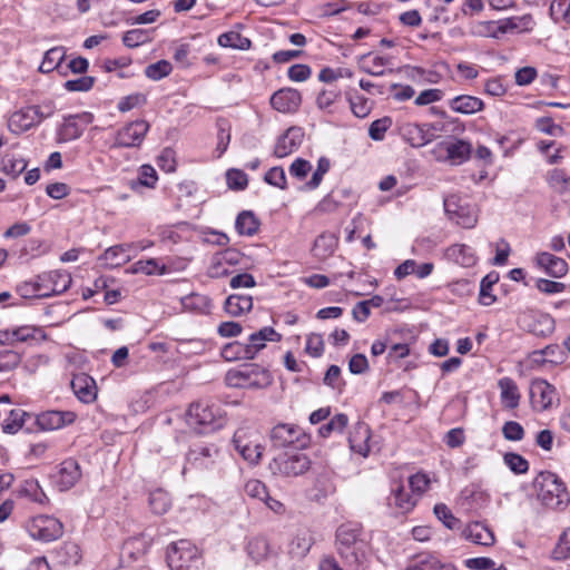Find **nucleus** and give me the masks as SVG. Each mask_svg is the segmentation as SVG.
<instances>
[{
	"instance_id": "11",
	"label": "nucleus",
	"mask_w": 570,
	"mask_h": 570,
	"mask_svg": "<svg viewBox=\"0 0 570 570\" xmlns=\"http://www.w3.org/2000/svg\"><path fill=\"white\" fill-rule=\"evenodd\" d=\"M243 255L233 248L216 253L207 268V275L212 278H223L230 274V267L240 264Z\"/></svg>"
},
{
	"instance_id": "14",
	"label": "nucleus",
	"mask_w": 570,
	"mask_h": 570,
	"mask_svg": "<svg viewBox=\"0 0 570 570\" xmlns=\"http://www.w3.org/2000/svg\"><path fill=\"white\" fill-rule=\"evenodd\" d=\"M269 102L278 112L294 114L302 104V95L297 89L282 88L272 95Z\"/></svg>"
},
{
	"instance_id": "8",
	"label": "nucleus",
	"mask_w": 570,
	"mask_h": 570,
	"mask_svg": "<svg viewBox=\"0 0 570 570\" xmlns=\"http://www.w3.org/2000/svg\"><path fill=\"white\" fill-rule=\"evenodd\" d=\"M269 468L274 474L297 476L309 469V460L304 453H281L274 458Z\"/></svg>"
},
{
	"instance_id": "32",
	"label": "nucleus",
	"mask_w": 570,
	"mask_h": 570,
	"mask_svg": "<svg viewBox=\"0 0 570 570\" xmlns=\"http://www.w3.org/2000/svg\"><path fill=\"white\" fill-rule=\"evenodd\" d=\"M500 397L504 407L515 409L520 403V393L517 383L510 377H502L498 382Z\"/></svg>"
},
{
	"instance_id": "46",
	"label": "nucleus",
	"mask_w": 570,
	"mask_h": 570,
	"mask_svg": "<svg viewBox=\"0 0 570 570\" xmlns=\"http://www.w3.org/2000/svg\"><path fill=\"white\" fill-rule=\"evenodd\" d=\"M347 423H348L347 415H345L343 413L336 414L331 419L330 422H327L326 424L322 425L318 429V434L322 438H328L333 432L341 433L346 428Z\"/></svg>"
},
{
	"instance_id": "44",
	"label": "nucleus",
	"mask_w": 570,
	"mask_h": 570,
	"mask_svg": "<svg viewBox=\"0 0 570 570\" xmlns=\"http://www.w3.org/2000/svg\"><path fill=\"white\" fill-rule=\"evenodd\" d=\"M247 344H243L240 342H232L226 344L222 350V356L226 361H236V360H253L252 355L248 353L249 351Z\"/></svg>"
},
{
	"instance_id": "54",
	"label": "nucleus",
	"mask_w": 570,
	"mask_h": 570,
	"mask_svg": "<svg viewBox=\"0 0 570 570\" xmlns=\"http://www.w3.org/2000/svg\"><path fill=\"white\" fill-rule=\"evenodd\" d=\"M434 514L451 530L455 529L460 523V520L455 518L451 510L443 503H439L434 507Z\"/></svg>"
},
{
	"instance_id": "12",
	"label": "nucleus",
	"mask_w": 570,
	"mask_h": 570,
	"mask_svg": "<svg viewBox=\"0 0 570 570\" xmlns=\"http://www.w3.org/2000/svg\"><path fill=\"white\" fill-rule=\"evenodd\" d=\"M148 130L149 124L146 120L131 121L118 130L115 146L125 148L138 147L144 141Z\"/></svg>"
},
{
	"instance_id": "1",
	"label": "nucleus",
	"mask_w": 570,
	"mask_h": 570,
	"mask_svg": "<svg viewBox=\"0 0 570 570\" xmlns=\"http://www.w3.org/2000/svg\"><path fill=\"white\" fill-rule=\"evenodd\" d=\"M336 549L352 570H364L371 554L367 533L362 525L344 523L336 530Z\"/></svg>"
},
{
	"instance_id": "45",
	"label": "nucleus",
	"mask_w": 570,
	"mask_h": 570,
	"mask_svg": "<svg viewBox=\"0 0 570 570\" xmlns=\"http://www.w3.org/2000/svg\"><path fill=\"white\" fill-rule=\"evenodd\" d=\"M258 220L250 212L240 213L235 223V227L240 235L252 236L258 230Z\"/></svg>"
},
{
	"instance_id": "29",
	"label": "nucleus",
	"mask_w": 570,
	"mask_h": 570,
	"mask_svg": "<svg viewBox=\"0 0 570 570\" xmlns=\"http://www.w3.org/2000/svg\"><path fill=\"white\" fill-rule=\"evenodd\" d=\"M131 274L165 275L170 268L157 258L140 259L134 263L127 271Z\"/></svg>"
},
{
	"instance_id": "27",
	"label": "nucleus",
	"mask_w": 570,
	"mask_h": 570,
	"mask_svg": "<svg viewBox=\"0 0 570 570\" xmlns=\"http://www.w3.org/2000/svg\"><path fill=\"white\" fill-rule=\"evenodd\" d=\"M449 107L455 112L472 115L483 110L484 102L474 96L460 95L449 101Z\"/></svg>"
},
{
	"instance_id": "38",
	"label": "nucleus",
	"mask_w": 570,
	"mask_h": 570,
	"mask_svg": "<svg viewBox=\"0 0 570 570\" xmlns=\"http://www.w3.org/2000/svg\"><path fill=\"white\" fill-rule=\"evenodd\" d=\"M314 543V537L308 529H299L289 543V551L296 557L307 554Z\"/></svg>"
},
{
	"instance_id": "9",
	"label": "nucleus",
	"mask_w": 570,
	"mask_h": 570,
	"mask_svg": "<svg viewBox=\"0 0 570 570\" xmlns=\"http://www.w3.org/2000/svg\"><path fill=\"white\" fill-rule=\"evenodd\" d=\"M29 534L37 540L50 542L59 539L63 533L62 523L49 515H38L27 523Z\"/></svg>"
},
{
	"instance_id": "30",
	"label": "nucleus",
	"mask_w": 570,
	"mask_h": 570,
	"mask_svg": "<svg viewBox=\"0 0 570 570\" xmlns=\"http://www.w3.org/2000/svg\"><path fill=\"white\" fill-rule=\"evenodd\" d=\"M16 147L9 149L1 159V170L13 178L27 168V160L16 151Z\"/></svg>"
},
{
	"instance_id": "6",
	"label": "nucleus",
	"mask_w": 570,
	"mask_h": 570,
	"mask_svg": "<svg viewBox=\"0 0 570 570\" xmlns=\"http://www.w3.org/2000/svg\"><path fill=\"white\" fill-rule=\"evenodd\" d=\"M186 422L189 428L199 433L220 425L218 410L207 402L191 404L186 414Z\"/></svg>"
},
{
	"instance_id": "62",
	"label": "nucleus",
	"mask_w": 570,
	"mask_h": 570,
	"mask_svg": "<svg viewBox=\"0 0 570 570\" xmlns=\"http://www.w3.org/2000/svg\"><path fill=\"white\" fill-rule=\"evenodd\" d=\"M350 105L352 112L358 118L366 117L371 111L370 102L362 96L351 97Z\"/></svg>"
},
{
	"instance_id": "15",
	"label": "nucleus",
	"mask_w": 570,
	"mask_h": 570,
	"mask_svg": "<svg viewBox=\"0 0 570 570\" xmlns=\"http://www.w3.org/2000/svg\"><path fill=\"white\" fill-rule=\"evenodd\" d=\"M234 444L238 453L250 464L258 463L263 448L256 440L248 436L247 431L238 430L234 434Z\"/></svg>"
},
{
	"instance_id": "36",
	"label": "nucleus",
	"mask_w": 570,
	"mask_h": 570,
	"mask_svg": "<svg viewBox=\"0 0 570 570\" xmlns=\"http://www.w3.org/2000/svg\"><path fill=\"white\" fill-rule=\"evenodd\" d=\"M131 246L128 244L111 246L104 252L100 259L105 261L110 267H118L130 261L131 257L128 252Z\"/></svg>"
},
{
	"instance_id": "10",
	"label": "nucleus",
	"mask_w": 570,
	"mask_h": 570,
	"mask_svg": "<svg viewBox=\"0 0 570 570\" xmlns=\"http://www.w3.org/2000/svg\"><path fill=\"white\" fill-rule=\"evenodd\" d=\"M556 401H558V393L553 385L542 379L531 381L530 403L534 411H547Z\"/></svg>"
},
{
	"instance_id": "48",
	"label": "nucleus",
	"mask_w": 570,
	"mask_h": 570,
	"mask_svg": "<svg viewBox=\"0 0 570 570\" xmlns=\"http://www.w3.org/2000/svg\"><path fill=\"white\" fill-rule=\"evenodd\" d=\"M150 33L147 30L142 29H132L125 32L122 37V42L128 48H136L140 45H144L150 41Z\"/></svg>"
},
{
	"instance_id": "53",
	"label": "nucleus",
	"mask_w": 570,
	"mask_h": 570,
	"mask_svg": "<svg viewBox=\"0 0 570 570\" xmlns=\"http://www.w3.org/2000/svg\"><path fill=\"white\" fill-rule=\"evenodd\" d=\"M244 491L248 497L257 499L258 501L262 502L265 499H267L268 494L266 485L262 481L256 479L248 480L245 484Z\"/></svg>"
},
{
	"instance_id": "52",
	"label": "nucleus",
	"mask_w": 570,
	"mask_h": 570,
	"mask_svg": "<svg viewBox=\"0 0 570 570\" xmlns=\"http://www.w3.org/2000/svg\"><path fill=\"white\" fill-rule=\"evenodd\" d=\"M81 134L82 129L77 125V122L68 119L60 127L58 136L61 141H71L79 138Z\"/></svg>"
},
{
	"instance_id": "40",
	"label": "nucleus",
	"mask_w": 570,
	"mask_h": 570,
	"mask_svg": "<svg viewBox=\"0 0 570 570\" xmlns=\"http://www.w3.org/2000/svg\"><path fill=\"white\" fill-rule=\"evenodd\" d=\"M217 42L220 47L240 50H247L252 46V41L248 38L243 37L239 32L236 31L222 33L218 37Z\"/></svg>"
},
{
	"instance_id": "16",
	"label": "nucleus",
	"mask_w": 570,
	"mask_h": 570,
	"mask_svg": "<svg viewBox=\"0 0 570 570\" xmlns=\"http://www.w3.org/2000/svg\"><path fill=\"white\" fill-rule=\"evenodd\" d=\"M402 138L412 147H422L430 142L433 134L428 125H416L412 122H404L399 127Z\"/></svg>"
},
{
	"instance_id": "31",
	"label": "nucleus",
	"mask_w": 570,
	"mask_h": 570,
	"mask_svg": "<svg viewBox=\"0 0 570 570\" xmlns=\"http://www.w3.org/2000/svg\"><path fill=\"white\" fill-rule=\"evenodd\" d=\"M448 259L463 267H471L476 263L473 249L464 244H454L445 250Z\"/></svg>"
},
{
	"instance_id": "59",
	"label": "nucleus",
	"mask_w": 570,
	"mask_h": 570,
	"mask_svg": "<svg viewBox=\"0 0 570 570\" xmlns=\"http://www.w3.org/2000/svg\"><path fill=\"white\" fill-rule=\"evenodd\" d=\"M491 276L488 275L481 282L479 302L484 306H490L495 302V296L491 293L492 284L497 281L491 279Z\"/></svg>"
},
{
	"instance_id": "5",
	"label": "nucleus",
	"mask_w": 570,
	"mask_h": 570,
	"mask_svg": "<svg viewBox=\"0 0 570 570\" xmlns=\"http://www.w3.org/2000/svg\"><path fill=\"white\" fill-rule=\"evenodd\" d=\"M225 382L230 387L263 389L272 383V377L268 371L252 364L240 370L228 371Z\"/></svg>"
},
{
	"instance_id": "17",
	"label": "nucleus",
	"mask_w": 570,
	"mask_h": 570,
	"mask_svg": "<svg viewBox=\"0 0 570 570\" xmlns=\"http://www.w3.org/2000/svg\"><path fill=\"white\" fill-rule=\"evenodd\" d=\"M348 442L353 452L367 456L372 449L370 426L364 422H357L350 433Z\"/></svg>"
},
{
	"instance_id": "2",
	"label": "nucleus",
	"mask_w": 570,
	"mask_h": 570,
	"mask_svg": "<svg viewBox=\"0 0 570 570\" xmlns=\"http://www.w3.org/2000/svg\"><path fill=\"white\" fill-rule=\"evenodd\" d=\"M70 283L71 278L68 274L52 271L21 283L18 286V292L24 298L50 297L67 291Z\"/></svg>"
},
{
	"instance_id": "57",
	"label": "nucleus",
	"mask_w": 570,
	"mask_h": 570,
	"mask_svg": "<svg viewBox=\"0 0 570 570\" xmlns=\"http://www.w3.org/2000/svg\"><path fill=\"white\" fill-rule=\"evenodd\" d=\"M95 78L90 76H83L77 79L67 80L63 87L68 91H88L92 88Z\"/></svg>"
},
{
	"instance_id": "41",
	"label": "nucleus",
	"mask_w": 570,
	"mask_h": 570,
	"mask_svg": "<svg viewBox=\"0 0 570 570\" xmlns=\"http://www.w3.org/2000/svg\"><path fill=\"white\" fill-rule=\"evenodd\" d=\"M65 50L62 47H55L49 49L43 57L42 62L39 66V71L48 73L61 66L65 59Z\"/></svg>"
},
{
	"instance_id": "61",
	"label": "nucleus",
	"mask_w": 570,
	"mask_h": 570,
	"mask_svg": "<svg viewBox=\"0 0 570 570\" xmlns=\"http://www.w3.org/2000/svg\"><path fill=\"white\" fill-rule=\"evenodd\" d=\"M265 181L281 189L286 188V176L282 167H273L265 174Z\"/></svg>"
},
{
	"instance_id": "28",
	"label": "nucleus",
	"mask_w": 570,
	"mask_h": 570,
	"mask_svg": "<svg viewBox=\"0 0 570 570\" xmlns=\"http://www.w3.org/2000/svg\"><path fill=\"white\" fill-rule=\"evenodd\" d=\"M389 504L396 508L400 513H407L415 507L416 500L405 491L402 483H394Z\"/></svg>"
},
{
	"instance_id": "3",
	"label": "nucleus",
	"mask_w": 570,
	"mask_h": 570,
	"mask_svg": "<svg viewBox=\"0 0 570 570\" xmlns=\"http://www.w3.org/2000/svg\"><path fill=\"white\" fill-rule=\"evenodd\" d=\"M538 498L552 509L566 507L569 503V493L563 482L552 472H541L534 481Z\"/></svg>"
},
{
	"instance_id": "49",
	"label": "nucleus",
	"mask_w": 570,
	"mask_h": 570,
	"mask_svg": "<svg viewBox=\"0 0 570 570\" xmlns=\"http://www.w3.org/2000/svg\"><path fill=\"white\" fill-rule=\"evenodd\" d=\"M173 70L171 63L167 60H159L146 67L145 75L151 80H160Z\"/></svg>"
},
{
	"instance_id": "56",
	"label": "nucleus",
	"mask_w": 570,
	"mask_h": 570,
	"mask_svg": "<svg viewBox=\"0 0 570 570\" xmlns=\"http://www.w3.org/2000/svg\"><path fill=\"white\" fill-rule=\"evenodd\" d=\"M10 417L4 421L2 428L7 433H16L24 423L26 413L22 410H11Z\"/></svg>"
},
{
	"instance_id": "58",
	"label": "nucleus",
	"mask_w": 570,
	"mask_h": 570,
	"mask_svg": "<svg viewBox=\"0 0 570 570\" xmlns=\"http://www.w3.org/2000/svg\"><path fill=\"white\" fill-rule=\"evenodd\" d=\"M502 434L509 441H521L524 438V429L515 421H508L502 426Z\"/></svg>"
},
{
	"instance_id": "20",
	"label": "nucleus",
	"mask_w": 570,
	"mask_h": 570,
	"mask_svg": "<svg viewBox=\"0 0 570 570\" xmlns=\"http://www.w3.org/2000/svg\"><path fill=\"white\" fill-rule=\"evenodd\" d=\"M462 537L474 544L491 547L495 542L492 530L481 522L469 523L462 531Z\"/></svg>"
},
{
	"instance_id": "21",
	"label": "nucleus",
	"mask_w": 570,
	"mask_h": 570,
	"mask_svg": "<svg viewBox=\"0 0 570 570\" xmlns=\"http://www.w3.org/2000/svg\"><path fill=\"white\" fill-rule=\"evenodd\" d=\"M537 266L554 278L564 276L568 272V263L550 253L542 252L535 256Z\"/></svg>"
},
{
	"instance_id": "37",
	"label": "nucleus",
	"mask_w": 570,
	"mask_h": 570,
	"mask_svg": "<svg viewBox=\"0 0 570 570\" xmlns=\"http://www.w3.org/2000/svg\"><path fill=\"white\" fill-rule=\"evenodd\" d=\"M503 33H521L528 32L533 29L534 21L531 14H524L520 17H510L501 19Z\"/></svg>"
},
{
	"instance_id": "7",
	"label": "nucleus",
	"mask_w": 570,
	"mask_h": 570,
	"mask_svg": "<svg viewBox=\"0 0 570 570\" xmlns=\"http://www.w3.org/2000/svg\"><path fill=\"white\" fill-rule=\"evenodd\" d=\"M444 210L451 220L464 228H472L478 223L475 208L459 196L451 195L446 197L444 199Z\"/></svg>"
},
{
	"instance_id": "34",
	"label": "nucleus",
	"mask_w": 570,
	"mask_h": 570,
	"mask_svg": "<svg viewBox=\"0 0 570 570\" xmlns=\"http://www.w3.org/2000/svg\"><path fill=\"white\" fill-rule=\"evenodd\" d=\"M224 308L233 317L240 316L253 308V298L249 295H229L225 301Z\"/></svg>"
},
{
	"instance_id": "18",
	"label": "nucleus",
	"mask_w": 570,
	"mask_h": 570,
	"mask_svg": "<svg viewBox=\"0 0 570 570\" xmlns=\"http://www.w3.org/2000/svg\"><path fill=\"white\" fill-rule=\"evenodd\" d=\"M70 386L78 400L83 403H91L97 397L96 382L86 373L75 374Z\"/></svg>"
},
{
	"instance_id": "26",
	"label": "nucleus",
	"mask_w": 570,
	"mask_h": 570,
	"mask_svg": "<svg viewBox=\"0 0 570 570\" xmlns=\"http://www.w3.org/2000/svg\"><path fill=\"white\" fill-rule=\"evenodd\" d=\"M469 33L479 38L502 39L504 37L502 21H475L470 24Z\"/></svg>"
},
{
	"instance_id": "60",
	"label": "nucleus",
	"mask_w": 570,
	"mask_h": 570,
	"mask_svg": "<svg viewBox=\"0 0 570 570\" xmlns=\"http://www.w3.org/2000/svg\"><path fill=\"white\" fill-rule=\"evenodd\" d=\"M391 126V119L387 117L374 120L368 128V135L373 140H382L384 134Z\"/></svg>"
},
{
	"instance_id": "50",
	"label": "nucleus",
	"mask_w": 570,
	"mask_h": 570,
	"mask_svg": "<svg viewBox=\"0 0 570 570\" xmlns=\"http://www.w3.org/2000/svg\"><path fill=\"white\" fill-rule=\"evenodd\" d=\"M504 463L515 474H523L529 470L528 461L518 453H505L503 456Z\"/></svg>"
},
{
	"instance_id": "39",
	"label": "nucleus",
	"mask_w": 570,
	"mask_h": 570,
	"mask_svg": "<svg viewBox=\"0 0 570 570\" xmlns=\"http://www.w3.org/2000/svg\"><path fill=\"white\" fill-rule=\"evenodd\" d=\"M246 551L253 561L261 562L269 556L271 548L266 538L256 535L248 540Z\"/></svg>"
},
{
	"instance_id": "63",
	"label": "nucleus",
	"mask_w": 570,
	"mask_h": 570,
	"mask_svg": "<svg viewBox=\"0 0 570 570\" xmlns=\"http://www.w3.org/2000/svg\"><path fill=\"white\" fill-rule=\"evenodd\" d=\"M553 554L558 560H563L570 557V528L560 537Z\"/></svg>"
},
{
	"instance_id": "64",
	"label": "nucleus",
	"mask_w": 570,
	"mask_h": 570,
	"mask_svg": "<svg viewBox=\"0 0 570 570\" xmlns=\"http://www.w3.org/2000/svg\"><path fill=\"white\" fill-rule=\"evenodd\" d=\"M305 351L314 357L321 356L324 351V342L322 335L315 333L309 334L306 338Z\"/></svg>"
},
{
	"instance_id": "55",
	"label": "nucleus",
	"mask_w": 570,
	"mask_h": 570,
	"mask_svg": "<svg viewBox=\"0 0 570 570\" xmlns=\"http://www.w3.org/2000/svg\"><path fill=\"white\" fill-rule=\"evenodd\" d=\"M535 128L550 136H562L564 132L563 128L560 125L554 124L553 119L550 117H541L537 119Z\"/></svg>"
},
{
	"instance_id": "25",
	"label": "nucleus",
	"mask_w": 570,
	"mask_h": 570,
	"mask_svg": "<svg viewBox=\"0 0 570 570\" xmlns=\"http://www.w3.org/2000/svg\"><path fill=\"white\" fill-rule=\"evenodd\" d=\"M81 471L77 461L69 459L60 464L57 482L61 490H68L80 479Z\"/></svg>"
},
{
	"instance_id": "22",
	"label": "nucleus",
	"mask_w": 570,
	"mask_h": 570,
	"mask_svg": "<svg viewBox=\"0 0 570 570\" xmlns=\"http://www.w3.org/2000/svg\"><path fill=\"white\" fill-rule=\"evenodd\" d=\"M301 430L294 424L279 423L271 431V440L275 446L285 448L299 440Z\"/></svg>"
},
{
	"instance_id": "13",
	"label": "nucleus",
	"mask_w": 570,
	"mask_h": 570,
	"mask_svg": "<svg viewBox=\"0 0 570 570\" xmlns=\"http://www.w3.org/2000/svg\"><path fill=\"white\" fill-rule=\"evenodd\" d=\"M42 118L43 115L39 112L38 107L23 108L10 116L8 128L11 132L20 135L39 124Z\"/></svg>"
},
{
	"instance_id": "19",
	"label": "nucleus",
	"mask_w": 570,
	"mask_h": 570,
	"mask_svg": "<svg viewBox=\"0 0 570 570\" xmlns=\"http://www.w3.org/2000/svg\"><path fill=\"white\" fill-rule=\"evenodd\" d=\"M76 414L70 411H46L37 416V424L41 430L52 431L71 424Z\"/></svg>"
},
{
	"instance_id": "51",
	"label": "nucleus",
	"mask_w": 570,
	"mask_h": 570,
	"mask_svg": "<svg viewBox=\"0 0 570 570\" xmlns=\"http://www.w3.org/2000/svg\"><path fill=\"white\" fill-rule=\"evenodd\" d=\"M21 362L19 353L11 350L0 351V373H8L14 370Z\"/></svg>"
},
{
	"instance_id": "35",
	"label": "nucleus",
	"mask_w": 570,
	"mask_h": 570,
	"mask_svg": "<svg viewBox=\"0 0 570 570\" xmlns=\"http://www.w3.org/2000/svg\"><path fill=\"white\" fill-rule=\"evenodd\" d=\"M299 132L295 128H289L282 135L274 149V154L278 158H283L292 154L298 146Z\"/></svg>"
},
{
	"instance_id": "23",
	"label": "nucleus",
	"mask_w": 570,
	"mask_h": 570,
	"mask_svg": "<svg viewBox=\"0 0 570 570\" xmlns=\"http://www.w3.org/2000/svg\"><path fill=\"white\" fill-rule=\"evenodd\" d=\"M282 340V335L276 332L273 327L266 326L261 328L259 331L253 333L248 338V353L254 358L259 351H262L266 346V342H279Z\"/></svg>"
},
{
	"instance_id": "43",
	"label": "nucleus",
	"mask_w": 570,
	"mask_h": 570,
	"mask_svg": "<svg viewBox=\"0 0 570 570\" xmlns=\"http://www.w3.org/2000/svg\"><path fill=\"white\" fill-rule=\"evenodd\" d=\"M390 63V59L381 56H364L362 58V69L372 76H383L384 67Z\"/></svg>"
},
{
	"instance_id": "33",
	"label": "nucleus",
	"mask_w": 570,
	"mask_h": 570,
	"mask_svg": "<svg viewBox=\"0 0 570 570\" xmlns=\"http://www.w3.org/2000/svg\"><path fill=\"white\" fill-rule=\"evenodd\" d=\"M338 237L333 233H322L314 242L312 252L320 259H325L333 255L337 247Z\"/></svg>"
},
{
	"instance_id": "24",
	"label": "nucleus",
	"mask_w": 570,
	"mask_h": 570,
	"mask_svg": "<svg viewBox=\"0 0 570 570\" xmlns=\"http://www.w3.org/2000/svg\"><path fill=\"white\" fill-rule=\"evenodd\" d=\"M438 148L452 164H461L470 157L471 145L464 140L443 141Z\"/></svg>"
},
{
	"instance_id": "4",
	"label": "nucleus",
	"mask_w": 570,
	"mask_h": 570,
	"mask_svg": "<svg viewBox=\"0 0 570 570\" xmlns=\"http://www.w3.org/2000/svg\"><path fill=\"white\" fill-rule=\"evenodd\" d=\"M167 563L170 570H200L203 556L193 542L183 539L167 548Z\"/></svg>"
},
{
	"instance_id": "47",
	"label": "nucleus",
	"mask_w": 570,
	"mask_h": 570,
	"mask_svg": "<svg viewBox=\"0 0 570 570\" xmlns=\"http://www.w3.org/2000/svg\"><path fill=\"white\" fill-rule=\"evenodd\" d=\"M550 14L556 22L570 23V0H553Z\"/></svg>"
},
{
	"instance_id": "42",
	"label": "nucleus",
	"mask_w": 570,
	"mask_h": 570,
	"mask_svg": "<svg viewBox=\"0 0 570 570\" xmlns=\"http://www.w3.org/2000/svg\"><path fill=\"white\" fill-rule=\"evenodd\" d=\"M148 503L151 511L159 515L166 513L171 505L169 494L161 489L155 490L149 494Z\"/></svg>"
}]
</instances>
